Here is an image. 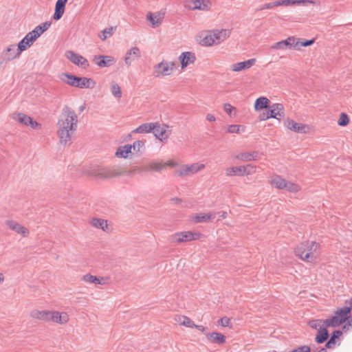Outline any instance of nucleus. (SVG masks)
Returning a JSON list of instances; mask_svg holds the SVG:
<instances>
[{"label":"nucleus","instance_id":"1","mask_svg":"<svg viewBox=\"0 0 352 352\" xmlns=\"http://www.w3.org/2000/svg\"><path fill=\"white\" fill-rule=\"evenodd\" d=\"M78 119L76 113L70 107H65L58 116L56 123V135L60 144H72V138L78 128Z\"/></svg>","mask_w":352,"mask_h":352},{"label":"nucleus","instance_id":"2","mask_svg":"<svg viewBox=\"0 0 352 352\" xmlns=\"http://www.w3.org/2000/svg\"><path fill=\"white\" fill-rule=\"evenodd\" d=\"M232 34L231 29L216 28L202 33L199 36V44L204 47L218 45L226 41Z\"/></svg>","mask_w":352,"mask_h":352},{"label":"nucleus","instance_id":"3","mask_svg":"<svg viewBox=\"0 0 352 352\" xmlns=\"http://www.w3.org/2000/svg\"><path fill=\"white\" fill-rule=\"evenodd\" d=\"M319 247V244L315 241H304L296 248L295 254L302 261L312 263L318 257Z\"/></svg>","mask_w":352,"mask_h":352},{"label":"nucleus","instance_id":"4","mask_svg":"<svg viewBox=\"0 0 352 352\" xmlns=\"http://www.w3.org/2000/svg\"><path fill=\"white\" fill-rule=\"evenodd\" d=\"M351 311V307H343L336 309L334 314L328 318V322L331 327H337L348 321L349 324H352V318H350L349 314Z\"/></svg>","mask_w":352,"mask_h":352},{"label":"nucleus","instance_id":"5","mask_svg":"<svg viewBox=\"0 0 352 352\" xmlns=\"http://www.w3.org/2000/svg\"><path fill=\"white\" fill-rule=\"evenodd\" d=\"M205 168V164L201 162L184 164L177 167L175 171V175L179 177L192 176L203 171Z\"/></svg>","mask_w":352,"mask_h":352},{"label":"nucleus","instance_id":"6","mask_svg":"<svg viewBox=\"0 0 352 352\" xmlns=\"http://www.w3.org/2000/svg\"><path fill=\"white\" fill-rule=\"evenodd\" d=\"M269 182L271 186L276 189H285L290 192H297L300 190V187L296 183L287 182L278 175H274L270 177Z\"/></svg>","mask_w":352,"mask_h":352},{"label":"nucleus","instance_id":"7","mask_svg":"<svg viewBox=\"0 0 352 352\" xmlns=\"http://www.w3.org/2000/svg\"><path fill=\"white\" fill-rule=\"evenodd\" d=\"M176 64L174 61L162 60L153 67L154 75L157 78L171 76L175 72Z\"/></svg>","mask_w":352,"mask_h":352},{"label":"nucleus","instance_id":"8","mask_svg":"<svg viewBox=\"0 0 352 352\" xmlns=\"http://www.w3.org/2000/svg\"><path fill=\"white\" fill-rule=\"evenodd\" d=\"M21 55L16 44H9L0 53V65H6L14 60L19 58Z\"/></svg>","mask_w":352,"mask_h":352},{"label":"nucleus","instance_id":"9","mask_svg":"<svg viewBox=\"0 0 352 352\" xmlns=\"http://www.w3.org/2000/svg\"><path fill=\"white\" fill-rule=\"evenodd\" d=\"M202 234L198 232L184 231L172 234L170 240L172 243H179L199 240Z\"/></svg>","mask_w":352,"mask_h":352},{"label":"nucleus","instance_id":"10","mask_svg":"<svg viewBox=\"0 0 352 352\" xmlns=\"http://www.w3.org/2000/svg\"><path fill=\"white\" fill-rule=\"evenodd\" d=\"M311 3L314 4L315 2L313 0H278L275 1L273 2L265 3L262 5L259 8L258 10H268V9H272L275 7L283 6H293L296 4H303V3Z\"/></svg>","mask_w":352,"mask_h":352},{"label":"nucleus","instance_id":"11","mask_svg":"<svg viewBox=\"0 0 352 352\" xmlns=\"http://www.w3.org/2000/svg\"><path fill=\"white\" fill-rule=\"evenodd\" d=\"M283 124L287 129L295 133H309L311 131V127L309 124L297 122L289 118L284 120Z\"/></svg>","mask_w":352,"mask_h":352},{"label":"nucleus","instance_id":"12","mask_svg":"<svg viewBox=\"0 0 352 352\" xmlns=\"http://www.w3.org/2000/svg\"><path fill=\"white\" fill-rule=\"evenodd\" d=\"M154 124L153 133L155 137L163 143L167 142L171 135V130L169 129V126L159 122H154Z\"/></svg>","mask_w":352,"mask_h":352},{"label":"nucleus","instance_id":"13","mask_svg":"<svg viewBox=\"0 0 352 352\" xmlns=\"http://www.w3.org/2000/svg\"><path fill=\"white\" fill-rule=\"evenodd\" d=\"M184 6L189 10L209 11L211 3L210 0H184Z\"/></svg>","mask_w":352,"mask_h":352},{"label":"nucleus","instance_id":"14","mask_svg":"<svg viewBox=\"0 0 352 352\" xmlns=\"http://www.w3.org/2000/svg\"><path fill=\"white\" fill-rule=\"evenodd\" d=\"M6 226L10 230L14 232L16 234L21 236L23 238H28L30 234V230L14 220H6L5 221Z\"/></svg>","mask_w":352,"mask_h":352},{"label":"nucleus","instance_id":"15","mask_svg":"<svg viewBox=\"0 0 352 352\" xmlns=\"http://www.w3.org/2000/svg\"><path fill=\"white\" fill-rule=\"evenodd\" d=\"M51 23L49 21L45 22L37 25L33 30L28 32L24 38L33 45L34 43L50 27Z\"/></svg>","mask_w":352,"mask_h":352},{"label":"nucleus","instance_id":"16","mask_svg":"<svg viewBox=\"0 0 352 352\" xmlns=\"http://www.w3.org/2000/svg\"><path fill=\"white\" fill-rule=\"evenodd\" d=\"M166 13V10L165 8L155 12H148L146 14V18L150 22L151 27L156 28L162 24Z\"/></svg>","mask_w":352,"mask_h":352},{"label":"nucleus","instance_id":"17","mask_svg":"<svg viewBox=\"0 0 352 352\" xmlns=\"http://www.w3.org/2000/svg\"><path fill=\"white\" fill-rule=\"evenodd\" d=\"M69 320L70 316L67 311H50L49 322H53L58 325H66Z\"/></svg>","mask_w":352,"mask_h":352},{"label":"nucleus","instance_id":"18","mask_svg":"<svg viewBox=\"0 0 352 352\" xmlns=\"http://www.w3.org/2000/svg\"><path fill=\"white\" fill-rule=\"evenodd\" d=\"M13 119L18 123L22 124L26 126H29L32 129H38L41 126L40 123L36 120H34L30 116L23 113H18L14 114Z\"/></svg>","mask_w":352,"mask_h":352},{"label":"nucleus","instance_id":"19","mask_svg":"<svg viewBox=\"0 0 352 352\" xmlns=\"http://www.w3.org/2000/svg\"><path fill=\"white\" fill-rule=\"evenodd\" d=\"M65 56L69 61L78 67L87 68L89 66V61L87 58L77 53H75L74 51H66Z\"/></svg>","mask_w":352,"mask_h":352},{"label":"nucleus","instance_id":"20","mask_svg":"<svg viewBox=\"0 0 352 352\" xmlns=\"http://www.w3.org/2000/svg\"><path fill=\"white\" fill-rule=\"evenodd\" d=\"M256 63V59L253 58L246 60L234 63L230 65V70L232 72L239 73L247 71L253 67Z\"/></svg>","mask_w":352,"mask_h":352},{"label":"nucleus","instance_id":"21","mask_svg":"<svg viewBox=\"0 0 352 352\" xmlns=\"http://www.w3.org/2000/svg\"><path fill=\"white\" fill-rule=\"evenodd\" d=\"M295 41V36H289L285 40L274 43L271 45L270 48L273 50H285L286 49L295 50V45H296Z\"/></svg>","mask_w":352,"mask_h":352},{"label":"nucleus","instance_id":"22","mask_svg":"<svg viewBox=\"0 0 352 352\" xmlns=\"http://www.w3.org/2000/svg\"><path fill=\"white\" fill-rule=\"evenodd\" d=\"M195 54L192 52H184L178 56L179 62L181 64V70L184 71L186 68L193 65L196 61Z\"/></svg>","mask_w":352,"mask_h":352},{"label":"nucleus","instance_id":"23","mask_svg":"<svg viewBox=\"0 0 352 352\" xmlns=\"http://www.w3.org/2000/svg\"><path fill=\"white\" fill-rule=\"evenodd\" d=\"M121 174L118 167H105L100 168L96 174V177L99 179H109L113 177L118 176Z\"/></svg>","mask_w":352,"mask_h":352},{"label":"nucleus","instance_id":"24","mask_svg":"<svg viewBox=\"0 0 352 352\" xmlns=\"http://www.w3.org/2000/svg\"><path fill=\"white\" fill-rule=\"evenodd\" d=\"M216 214L214 212L208 213H197L193 214L189 217V221L192 223H205L210 221L215 218Z\"/></svg>","mask_w":352,"mask_h":352},{"label":"nucleus","instance_id":"25","mask_svg":"<svg viewBox=\"0 0 352 352\" xmlns=\"http://www.w3.org/2000/svg\"><path fill=\"white\" fill-rule=\"evenodd\" d=\"M267 109L268 111L267 112L269 113L271 118L280 120L285 115L284 107L280 103H274L272 105L269 104Z\"/></svg>","mask_w":352,"mask_h":352},{"label":"nucleus","instance_id":"26","mask_svg":"<svg viewBox=\"0 0 352 352\" xmlns=\"http://www.w3.org/2000/svg\"><path fill=\"white\" fill-rule=\"evenodd\" d=\"M141 56V52L139 47L134 46L131 47L124 56V63L127 67H130L132 63Z\"/></svg>","mask_w":352,"mask_h":352},{"label":"nucleus","instance_id":"27","mask_svg":"<svg viewBox=\"0 0 352 352\" xmlns=\"http://www.w3.org/2000/svg\"><path fill=\"white\" fill-rule=\"evenodd\" d=\"M94 63L99 67H107L113 65L116 60L111 56L96 55L93 58Z\"/></svg>","mask_w":352,"mask_h":352},{"label":"nucleus","instance_id":"28","mask_svg":"<svg viewBox=\"0 0 352 352\" xmlns=\"http://www.w3.org/2000/svg\"><path fill=\"white\" fill-rule=\"evenodd\" d=\"M89 224L91 227L101 230L104 232H109L110 231L108 221L104 219L97 217L90 218L89 220Z\"/></svg>","mask_w":352,"mask_h":352},{"label":"nucleus","instance_id":"29","mask_svg":"<svg viewBox=\"0 0 352 352\" xmlns=\"http://www.w3.org/2000/svg\"><path fill=\"white\" fill-rule=\"evenodd\" d=\"M50 310L34 309L30 312V316L34 320L49 322Z\"/></svg>","mask_w":352,"mask_h":352},{"label":"nucleus","instance_id":"30","mask_svg":"<svg viewBox=\"0 0 352 352\" xmlns=\"http://www.w3.org/2000/svg\"><path fill=\"white\" fill-rule=\"evenodd\" d=\"M258 155V151L243 152L236 154L234 158L243 162H248L257 160Z\"/></svg>","mask_w":352,"mask_h":352},{"label":"nucleus","instance_id":"31","mask_svg":"<svg viewBox=\"0 0 352 352\" xmlns=\"http://www.w3.org/2000/svg\"><path fill=\"white\" fill-rule=\"evenodd\" d=\"M206 338L210 343L220 345L226 342V337L219 332L206 333Z\"/></svg>","mask_w":352,"mask_h":352},{"label":"nucleus","instance_id":"32","mask_svg":"<svg viewBox=\"0 0 352 352\" xmlns=\"http://www.w3.org/2000/svg\"><path fill=\"white\" fill-rule=\"evenodd\" d=\"M132 154V146L131 144H125L118 147L115 155L118 158H129L130 155Z\"/></svg>","mask_w":352,"mask_h":352},{"label":"nucleus","instance_id":"33","mask_svg":"<svg viewBox=\"0 0 352 352\" xmlns=\"http://www.w3.org/2000/svg\"><path fill=\"white\" fill-rule=\"evenodd\" d=\"M67 2V0H57L55 6V12L53 15L54 20L58 21L63 16Z\"/></svg>","mask_w":352,"mask_h":352},{"label":"nucleus","instance_id":"34","mask_svg":"<svg viewBox=\"0 0 352 352\" xmlns=\"http://www.w3.org/2000/svg\"><path fill=\"white\" fill-rule=\"evenodd\" d=\"M76 82V87L80 89H93L96 84L92 78L86 77H78Z\"/></svg>","mask_w":352,"mask_h":352},{"label":"nucleus","instance_id":"35","mask_svg":"<svg viewBox=\"0 0 352 352\" xmlns=\"http://www.w3.org/2000/svg\"><path fill=\"white\" fill-rule=\"evenodd\" d=\"M165 168V164H163L162 162L153 161L148 163H146L143 166V170L149 172V171H155V172H160L162 170Z\"/></svg>","mask_w":352,"mask_h":352},{"label":"nucleus","instance_id":"36","mask_svg":"<svg viewBox=\"0 0 352 352\" xmlns=\"http://www.w3.org/2000/svg\"><path fill=\"white\" fill-rule=\"evenodd\" d=\"M270 104V100L267 97L261 96L255 100L254 108L256 111H259L262 109H267Z\"/></svg>","mask_w":352,"mask_h":352},{"label":"nucleus","instance_id":"37","mask_svg":"<svg viewBox=\"0 0 352 352\" xmlns=\"http://www.w3.org/2000/svg\"><path fill=\"white\" fill-rule=\"evenodd\" d=\"M175 322L186 327L193 328L194 322L188 316L183 315H175L174 316Z\"/></svg>","mask_w":352,"mask_h":352},{"label":"nucleus","instance_id":"38","mask_svg":"<svg viewBox=\"0 0 352 352\" xmlns=\"http://www.w3.org/2000/svg\"><path fill=\"white\" fill-rule=\"evenodd\" d=\"M155 126L154 122L144 123L140 125L136 129H133V133H148L153 132V127Z\"/></svg>","mask_w":352,"mask_h":352},{"label":"nucleus","instance_id":"39","mask_svg":"<svg viewBox=\"0 0 352 352\" xmlns=\"http://www.w3.org/2000/svg\"><path fill=\"white\" fill-rule=\"evenodd\" d=\"M243 165L238 166H230L226 169V175L228 177L243 176Z\"/></svg>","mask_w":352,"mask_h":352},{"label":"nucleus","instance_id":"40","mask_svg":"<svg viewBox=\"0 0 352 352\" xmlns=\"http://www.w3.org/2000/svg\"><path fill=\"white\" fill-rule=\"evenodd\" d=\"M308 325L314 329L319 330L326 327H330L329 323L328 322V318L325 320H311L308 322Z\"/></svg>","mask_w":352,"mask_h":352},{"label":"nucleus","instance_id":"41","mask_svg":"<svg viewBox=\"0 0 352 352\" xmlns=\"http://www.w3.org/2000/svg\"><path fill=\"white\" fill-rule=\"evenodd\" d=\"M329 327L324 326L322 329L318 330V333L315 338V341L317 343H323L329 337V332L327 328Z\"/></svg>","mask_w":352,"mask_h":352},{"label":"nucleus","instance_id":"42","mask_svg":"<svg viewBox=\"0 0 352 352\" xmlns=\"http://www.w3.org/2000/svg\"><path fill=\"white\" fill-rule=\"evenodd\" d=\"M315 42V39H311V40H303L300 38L296 37L295 43H296V45H295V50L300 51L301 50L302 47H307L311 45H312Z\"/></svg>","mask_w":352,"mask_h":352},{"label":"nucleus","instance_id":"43","mask_svg":"<svg viewBox=\"0 0 352 352\" xmlns=\"http://www.w3.org/2000/svg\"><path fill=\"white\" fill-rule=\"evenodd\" d=\"M315 42V39H311V40H303L300 38L296 37L295 43H296V45H295V50L300 51L301 50L302 47H307L311 45H312Z\"/></svg>","mask_w":352,"mask_h":352},{"label":"nucleus","instance_id":"44","mask_svg":"<svg viewBox=\"0 0 352 352\" xmlns=\"http://www.w3.org/2000/svg\"><path fill=\"white\" fill-rule=\"evenodd\" d=\"M245 131V127L240 124H230L226 128L228 133H237L239 134Z\"/></svg>","mask_w":352,"mask_h":352},{"label":"nucleus","instance_id":"45","mask_svg":"<svg viewBox=\"0 0 352 352\" xmlns=\"http://www.w3.org/2000/svg\"><path fill=\"white\" fill-rule=\"evenodd\" d=\"M110 89L112 95L115 98L120 99L122 97V91L120 87L116 82L113 81L111 82Z\"/></svg>","mask_w":352,"mask_h":352},{"label":"nucleus","instance_id":"46","mask_svg":"<svg viewBox=\"0 0 352 352\" xmlns=\"http://www.w3.org/2000/svg\"><path fill=\"white\" fill-rule=\"evenodd\" d=\"M82 279L86 283H94L95 285H100L102 283V279H100L89 274L84 275Z\"/></svg>","mask_w":352,"mask_h":352},{"label":"nucleus","instance_id":"47","mask_svg":"<svg viewBox=\"0 0 352 352\" xmlns=\"http://www.w3.org/2000/svg\"><path fill=\"white\" fill-rule=\"evenodd\" d=\"M342 331L340 330L334 331L331 337L326 343V347L328 349L334 347L336 344V339L338 338L342 335Z\"/></svg>","mask_w":352,"mask_h":352},{"label":"nucleus","instance_id":"48","mask_svg":"<svg viewBox=\"0 0 352 352\" xmlns=\"http://www.w3.org/2000/svg\"><path fill=\"white\" fill-rule=\"evenodd\" d=\"M63 76L65 78H62V80L66 82L67 84L74 86L76 87V82H78V78L77 76H73L72 74H63Z\"/></svg>","mask_w":352,"mask_h":352},{"label":"nucleus","instance_id":"49","mask_svg":"<svg viewBox=\"0 0 352 352\" xmlns=\"http://www.w3.org/2000/svg\"><path fill=\"white\" fill-rule=\"evenodd\" d=\"M32 45L28 41V39H25L24 37L23 39L18 43L16 45L19 52L21 54V53L23 51H25L28 48H30Z\"/></svg>","mask_w":352,"mask_h":352},{"label":"nucleus","instance_id":"50","mask_svg":"<svg viewBox=\"0 0 352 352\" xmlns=\"http://www.w3.org/2000/svg\"><path fill=\"white\" fill-rule=\"evenodd\" d=\"M223 111L230 116L235 117L236 109L230 103H225L223 106Z\"/></svg>","mask_w":352,"mask_h":352},{"label":"nucleus","instance_id":"51","mask_svg":"<svg viewBox=\"0 0 352 352\" xmlns=\"http://www.w3.org/2000/svg\"><path fill=\"white\" fill-rule=\"evenodd\" d=\"M243 168H245L244 170H243V176H248L256 173V167L253 164H248L243 165Z\"/></svg>","mask_w":352,"mask_h":352},{"label":"nucleus","instance_id":"52","mask_svg":"<svg viewBox=\"0 0 352 352\" xmlns=\"http://www.w3.org/2000/svg\"><path fill=\"white\" fill-rule=\"evenodd\" d=\"M349 122V119L348 116L345 113H342L340 115V118L338 121V124L340 126H346Z\"/></svg>","mask_w":352,"mask_h":352},{"label":"nucleus","instance_id":"53","mask_svg":"<svg viewBox=\"0 0 352 352\" xmlns=\"http://www.w3.org/2000/svg\"><path fill=\"white\" fill-rule=\"evenodd\" d=\"M113 34V28H107L102 30L99 34V37L102 41L106 40L108 37H110Z\"/></svg>","mask_w":352,"mask_h":352},{"label":"nucleus","instance_id":"54","mask_svg":"<svg viewBox=\"0 0 352 352\" xmlns=\"http://www.w3.org/2000/svg\"><path fill=\"white\" fill-rule=\"evenodd\" d=\"M131 146H132V148L134 151H135L137 152H140V150L144 147V142L142 140H137V141L134 142Z\"/></svg>","mask_w":352,"mask_h":352},{"label":"nucleus","instance_id":"55","mask_svg":"<svg viewBox=\"0 0 352 352\" xmlns=\"http://www.w3.org/2000/svg\"><path fill=\"white\" fill-rule=\"evenodd\" d=\"M7 280L6 272L0 268V285H3Z\"/></svg>","mask_w":352,"mask_h":352},{"label":"nucleus","instance_id":"56","mask_svg":"<svg viewBox=\"0 0 352 352\" xmlns=\"http://www.w3.org/2000/svg\"><path fill=\"white\" fill-rule=\"evenodd\" d=\"M230 318H227V317H223V318H221L219 321V323L222 326V327H228L229 326L230 324Z\"/></svg>","mask_w":352,"mask_h":352},{"label":"nucleus","instance_id":"57","mask_svg":"<svg viewBox=\"0 0 352 352\" xmlns=\"http://www.w3.org/2000/svg\"><path fill=\"white\" fill-rule=\"evenodd\" d=\"M310 351H311L310 347L305 345V346H300L296 349H294L291 352H310Z\"/></svg>","mask_w":352,"mask_h":352},{"label":"nucleus","instance_id":"58","mask_svg":"<svg viewBox=\"0 0 352 352\" xmlns=\"http://www.w3.org/2000/svg\"><path fill=\"white\" fill-rule=\"evenodd\" d=\"M163 164H165V168L166 166L177 167V168L179 166L177 163L175 161L173 160H168L166 162L163 163Z\"/></svg>","mask_w":352,"mask_h":352},{"label":"nucleus","instance_id":"59","mask_svg":"<svg viewBox=\"0 0 352 352\" xmlns=\"http://www.w3.org/2000/svg\"><path fill=\"white\" fill-rule=\"evenodd\" d=\"M193 328H196L197 329H198L199 331L204 333L205 334L207 333L206 331H207V328L202 326V325H197V324H195L194 323V326H193Z\"/></svg>","mask_w":352,"mask_h":352},{"label":"nucleus","instance_id":"60","mask_svg":"<svg viewBox=\"0 0 352 352\" xmlns=\"http://www.w3.org/2000/svg\"><path fill=\"white\" fill-rule=\"evenodd\" d=\"M259 118H260L261 120L265 121V120H268V119H270L271 118H270L269 113H267V112H266V113H261L260 115V116H259Z\"/></svg>","mask_w":352,"mask_h":352},{"label":"nucleus","instance_id":"61","mask_svg":"<svg viewBox=\"0 0 352 352\" xmlns=\"http://www.w3.org/2000/svg\"><path fill=\"white\" fill-rule=\"evenodd\" d=\"M142 171H144V170H143V168H140V167H138V166H135L132 170H131L129 171V173H130V174H134V173H137V172H138V173H140V172H142Z\"/></svg>","mask_w":352,"mask_h":352},{"label":"nucleus","instance_id":"62","mask_svg":"<svg viewBox=\"0 0 352 352\" xmlns=\"http://www.w3.org/2000/svg\"><path fill=\"white\" fill-rule=\"evenodd\" d=\"M206 120L209 122H215L216 118L211 113H208L206 117Z\"/></svg>","mask_w":352,"mask_h":352},{"label":"nucleus","instance_id":"63","mask_svg":"<svg viewBox=\"0 0 352 352\" xmlns=\"http://www.w3.org/2000/svg\"><path fill=\"white\" fill-rule=\"evenodd\" d=\"M220 217L222 218V219H225L227 217V212H222L221 215H220Z\"/></svg>","mask_w":352,"mask_h":352},{"label":"nucleus","instance_id":"64","mask_svg":"<svg viewBox=\"0 0 352 352\" xmlns=\"http://www.w3.org/2000/svg\"><path fill=\"white\" fill-rule=\"evenodd\" d=\"M348 307H351V310H352V299L350 301V306H349Z\"/></svg>","mask_w":352,"mask_h":352}]
</instances>
